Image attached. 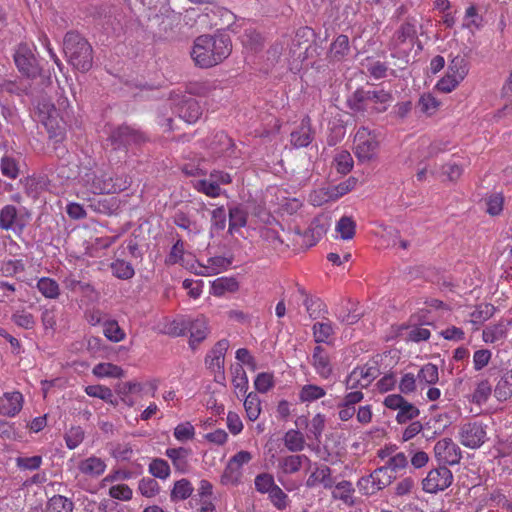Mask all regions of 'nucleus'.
<instances>
[{
    "label": "nucleus",
    "instance_id": "28",
    "mask_svg": "<svg viewBox=\"0 0 512 512\" xmlns=\"http://www.w3.org/2000/svg\"><path fill=\"white\" fill-rule=\"evenodd\" d=\"M334 327L330 321L316 322L313 325V337L316 343L331 344Z\"/></svg>",
    "mask_w": 512,
    "mask_h": 512
},
{
    "label": "nucleus",
    "instance_id": "2",
    "mask_svg": "<svg viewBox=\"0 0 512 512\" xmlns=\"http://www.w3.org/2000/svg\"><path fill=\"white\" fill-rule=\"evenodd\" d=\"M63 51L69 64L80 72H87L93 64L92 47L86 39L75 32L64 37Z\"/></svg>",
    "mask_w": 512,
    "mask_h": 512
},
{
    "label": "nucleus",
    "instance_id": "27",
    "mask_svg": "<svg viewBox=\"0 0 512 512\" xmlns=\"http://www.w3.org/2000/svg\"><path fill=\"white\" fill-rule=\"evenodd\" d=\"M336 238L344 241L351 240L356 233V223L349 216H342L335 225Z\"/></svg>",
    "mask_w": 512,
    "mask_h": 512
},
{
    "label": "nucleus",
    "instance_id": "52",
    "mask_svg": "<svg viewBox=\"0 0 512 512\" xmlns=\"http://www.w3.org/2000/svg\"><path fill=\"white\" fill-rule=\"evenodd\" d=\"M248 377L242 366H237L233 372L232 384L237 395L246 394L248 390Z\"/></svg>",
    "mask_w": 512,
    "mask_h": 512
},
{
    "label": "nucleus",
    "instance_id": "57",
    "mask_svg": "<svg viewBox=\"0 0 512 512\" xmlns=\"http://www.w3.org/2000/svg\"><path fill=\"white\" fill-rule=\"evenodd\" d=\"M417 34L416 25L412 22L404 23L396 32L394 37L395 45H400L407 40H413Z\"/></svg>",
    "mask_w": 512,
    "mask_h": 512
},
{
    "label": "nucleus",
    "instance_id": "62",
    "mask_svg": "<svg viewBox=\"0 0 512 512\" xmlns=\"http://www.w3.org/2000/svg\"><path fill=\"white\" fill-rule=\"evenodd\" d=\"M173 435L179 442H186L194 438L195 428L188 421L182 422L174 428Z\"/></svg>",
    "mask_w": 512,
    "mask_h": 512
},
{
    "label": "nucleus",
    "instance_id": "44",
    "mask_svg": "<svg viewBox=\"0 0 512 512\" xmlns=\"http://www.w3.org/2000/svg\"><path fill=\"white\" fill-rule=\"evenodd\" d=\"M73 502L62 495L50 498L46 505V512H73Z\"/></svg>",
    "mask_w": 512,
    "mask_h": 512
},
{
    "label": "nucleus",
    "instance_id": "15",
    "mask_svg": "<svg viewBox=\"0 0 512 512\" xmlns=\"http://www.w3.org/2000/svg\"><path fill=\"white\" fill-rule=\"evenodd\" d=\"M14 61L22 75L33 78L39 74L37 60L27 45H20L18 47L14 55Z\"/></svg>",
    "mask_w": 512,
    "mask_h": 512
},
{
    "label": "nucleus",
    "instance_id": "49",
    "mask_svg": "<svg viewBox=\"0 0 512 512\" xmlns=\"http://www.w3.org/2000/svg\"><path fill=\"white\" fill-rule=\"evenodd\" d=\"M149 473L155 478L166 480L171 474L168 462L161 458L153 459L148 467Z\"/></svg>",
    "mask_w": 512,
    "mask_h": 512
},
{
    "label": "nucleus",
    "instance_id": "63",
    "mask_svg": "<svg viewBox=\"0 0 512 512\" xmlns=\"http://www.w3.org/2000/svg\"><path fill=\"white\" fill-rule=\"evenodd\" d=\"M108 495L119 501H129L133 497V491L127 484L112 485L108 490Z\"/></svg>",
    "mask_w": 512,
    "mask_h": 512
},
{
    "label": "nucleus",
    "instance_id": "61",
    "mask_svg": "<svg viewBox=\"0 0 512 512\" xmlns=\"http://www.w3.org/2000/svg\"><path fill=\"white\" fill-rule=\"evenodd\" d=\"M111 270L115 277L119 279H130L134 275V269L129 262L116 260L111 264Z\"/></svg>",
    "mask_w": 512,
    "mask_h": 512
},
{
    "label": "nucleus",
    "instance_id": "3",
    "mask_svg": "<svg viewBox=\"0 0 512 512\" xmlns=\"http://www.w3.org/2000/svg\"><path fill=\"white\" fill-rule=\"evenodd\" d=\"M148 10V18L152 26H156L161 34H169L181 21L180 13L175 12L168 5V0H143Z\"/></svg>",
    "mask_w": 512,
    "mask_h": 512
},
{
    "label": "nucleus",
    "instance_id": "17",
    "mask_svg": "<svg viewBox=\"0 0 512 512\" xmlns=\"http://www.w3.org/2000/svg\"><path fill=\"white\" fill-rule=\"evenodd\" d=\"M24 396L20 391H7L0 396V416L15 417L23 408Z\"/></svg>",
    "mask_w": 512,
    "mask_h": 512
},
{
    "label": "nucleus",
    "instance_id": "47",
    "mask_svg": "<svg viewBox=\"0 0 512 512\" xmlns=\"http://www.w3.org/2000/svg\"><path fill=\"white\" fill-rule=\"evenodd\" d=\"M333 163L336 170L341 174H347L353 168V158L347 150H337Z\"/></svg>",
    "mask_w": 512,
    "mask_h": 512
},
{
    "label": "nucleus",
    "instance_id": "5",
    "mask_svg": "<svg viewBox=\"0 0 512 512\" xmlns=\"http://www.w3.org/2000/svg\"><path fill=\"white\" fill-rule=\"evenodd\" d=\"M380 146L379 133L368 127H360L354 136L353 151L359 162H369L376 158Z\"/></svg>",
    "mask_w": 512,
    "mask_h": 512
},
{
    "label": "nucleus",
    "instance_id": "37",
    "mask_svg": "<svg viewBox=\"0 0 512 512\" xmlns=\"http://www.w3.org/2000/svg\"><path fill=\"white\" fill-rule=\"evenodd\" d=\"M230 261L222 256L211 257L207 260V265L202 266L200 271H195L200 275H214L227 269Z\"/></svg>",
    "mask_w": 512,
    "mask_h": 512
},
{
    "label": "nucleus",
    "instance_id": "4",
    "mask_svg": "<svg viewBox=\"0 0 512 512\" xmlns=\"http://www.w3.org/2000/svg\"><path fill=\"white\" fill-rule=\"evenodd\" d=\"M392 102V96L385 90H357L349 99L350 108L357 112L373 110L384 112Z\"/></svg>",
    "mask_w": 512,
    "mask_h": 512
},
{
    "label": "nucleus",
    "instance_id": "54",
    "mask_svg": "<svg viewBox=\"0 0 512 512\" xmlns=\"http://www.w3.org/2000/svg\"><path fill=\"white\" fill-rule=\"evenodd\" d=\"M418 105L423 113L432 116L440 108L441 102L431 93H426L420 97Z\"/></svg>",
    "mask_w": 512,
    "mask_h": 512
},
{
    "label": "nucleus",
    "instance_id": "60",
    "mask_svg": "<svg viewBox=\"0 0 512 512\" xmlns=\"http://www.w3.org/2000/svg\"><path fill=\"white\" fill-rule=\"evenodd\" d=\"M193 186L197 191L202 192L209 197L215 198L221 194L220 186L216 182H213L211 179L197 180L194 182Z\"/></svg>",
    "mask_w": 512,
    "mask_h": 512
},
{
    "label": "nucleus",
    "instance_id": "24",
    "mask_svg": "<svg viewBox=\"0 0 512 512\" xmlns=\"http://www.w3.org/2000/svg\"><path fill=\"white\" fill-rule=\"evenodd\" d=\"M312 141V133L310 128V118L305 117L301 122V127L291 133V144L295 148L308 146Z\"/></svg>",
    "mask_w": 512,
    "mask_h": 512
},
{
    "label": "nucleus",
    "instance_id": "6",
    "mask_svg": "<svg viewBox=\"0 0 512 512\" xmlns=\"http://www.w3.org/2000/svg\"><path fill=\"white\" fill-rule=\"evenodd\" d=\"M36 117L46 128L50 139H54L55 142L63 140L65 122L53 104L46 100L38 102Z\"/></svg>",
    "mask_w": 512,
    "mask_h": 512
},
{
    "label": "nucleus",
    "instance_id": "43",
    "mask_svg": "<svg viewBox=\"0 0 512 512\" xmlns=\"http://www.w3.org/2000/svg\"><path fill=\"white\" fill-rule=\"evenodd\" d=\"M354 488L351 482L341 481L333 489L332 495L335 499L343 501L345 504L352 505L354 503Z\"/></svg>",
    "mask_w": 512,
    "mask_h": 512
},
{
    "label": "nucleus",
    "instance_id": "14",
    "mask_svg": "<svg viewBox=\"0 0 512 512\" xmlns=\"http://www.w3.org/2000/svg\"><path fill=\"white\" fill-rule=\"evenodd\" d=\"M437 461L444 465H456L462 458L459 446L450 438L439 440L434 446Z\"/></svg>",
    "mask_w": 512,
    "mask_h": 512
},
{
    "label": "nucleus",
    "instance_id": "18",
    "mask_svg": "<svg viewBox=\"0 0 512 512\" xmlns=\"http://www.w3.org/2000/svg\"><path fill=\"white\" fill-rule=\"evenodd\" d=\"M106 468L107 464L105 459L95 455L83 458L77 463L79 473L91 479L100 477L105 472Z\"/></svg>",
    "mask_w": 512,
    "mask_h": 512
},
{
    "label": "nucleus",
    "instance_id": "13",
    "mask_svg": "<svg viewBox=\"0 0 512 512\" xmlns=\"http://www.w3.org/2000/svg\"><path fill=\"white\" fill-rule=\"evenodd\" d=\"M379 375L376 365L365 364L355 367L347 376L345 385L347 389H363L368 387Z\"/></svg>",
    "mask_w": 512,
    "mask_h": 512
},
{
    "label": "nucleus",
    "instance_id": "64",
    "mask_svg": "<svg viewBox=\"0 0 512 512\" xmlns=\"http://www.w3.org/2000/svg\"><path fill=\"white\" fill-rule=\"evenodd\" d=\"M417 375L413 373H404L398 381V387L402 394L409 395L417 389Z\"/></svg>",
    "mask_w": 512,
    "mask_h": 512
},
{
    "label": "nucleus",
    "instance_id": "46",
    "mask_svg": "<svg viewBox=\"0 0 512 512\" xmlns=\"http://www.w3.org/2000/svg\"><path fill=\"white\" fill-rule=\"evenodd\" d=\"M306 436L308 439L319 441L325 427V416L323 414H316L307 424Z\"/></svg>",
    "mask_w": 512,
    "mask_h": 512
},
{
    "label": "nucleus",
    "instance_id": "48",
    "mask_svg": "<svg viewBox=\"0 0 512 512\" xmlns=\"http://www.w3.org/2000/svg\"><path fill=\"white\" fill-rule=\"evenodd\" d=\"M326 395L324 388L314 384L304 385L299 392L301 402H313Z\"/></svg>",
    "mask_w": 512,
    "mask_h": 512
},
{
    "label": "nucleus",
    "instance_id": "1",
    "mask_svg": "<svg viewBox=\"0 0 512 512\" xmlns=\"http://www.w3.org/2000/svg\"><path fill=\"white\" fill-rule=\"evenodd\" d=\"M231 52L230 39L225 35H201L194 40L191 58L195 65L209 68L221 63Z\"/></svg>",
    "mask_w": 512,
    "mask_h": 512
},
{
    "label": "nucleus",
    "instance_id": "20",
    "mask_svg": "<svg viewBox=\"0 0 512 512\" xmlns=\"http://www.w3.org/2000/svg\"><path fill=\"white\" fill-rule=\"evenodd\" d=\"M306 466H309V469L311 470L306 480L307 487L312 488L318 485L328 487L331 485V470L328 466L319 465L317 463L314 465H312V463L306 464Z\"/></svg>",
    "mask_w": 512,
    "mask_h": 512
},
{
    "label": "nucleus",
    "instance_id": "23",
    "mask_svg": "<svg viewBox=\"0 0 512 512\" xmlns=\"http://www.w3.org/2000/svg\"><path fill=\"white\" fill-rule=\"evenodd\" d=\"M179 117L187 123H195L202 114V109L199 103L193 99H185L178 107Z\"/></svg>",
    "mask_w": 512,
    "mask_h": 512
},
{
    "label": "nucleus",
    "instance_id": "41",
    "mask_svg": "<svg viewBox=\"0 0 512 512\" xmlns=\"http://www.w3.org/2000/svg\"><path fill=\"white\" fill-rule=\"evenodd\" d=\"M103 334L111 342L118 343L125 339L126 333L115 320L103 322Z\"/></svg>",
    "mask_w": 512,
    "mask_h": 512
},
{
    "label": "nucleus",
    "instance_id": "12",
    "mask_svg": "<svg viewBox=\"0 0 512 512\" xmlns=\"http://www.w3.org/2000/svg\"><path fill=\"white\" fill-rule=\"evenodd\" d=\"M452 481L453 474L447 467L435 468L422 480V489L426 493L436 494L447 489Z\"/></svg>",
    "mask_w": 512,
    "mask_h": 512
},
{
    "label": "nucleus",
    "instance_id": "42",
    "mask_svg": "<svg viewBox=\"0 0 512 512\" xmlns=\"http://www.w3.org/2000/svg\"><path fill=\"white\" fill-rule=\"evenodd\" d=\"M419 384L433 385L439 381V371L435 364L427 363L417 373Z\"/></svg>",
    "mask_w": 512,
    "mask_h": 512
},
{
    "label": "nucleus",
    "instance_id": "51",
    "mask_svg": "<svg viewBox=\"0 0 512 512\" xmlns=\"http://www.w3.org/2000/svg\"><path fill=\"white\" fill-rule=\"evenodd\" d=\"M242 474L243 473L241 469L237 468L235 465H232V463L228 461L221 475V484L225 486H235L240 483Z\"/></svg>",
    "mask_w": 512,
    "mask_h": 512
},
{
    "label": "nucleus",
    "instance_id": "39",
    "mask_svg": "<svg viewBox=\"0 0 512 512\" xmlns=\"http://www.w3.org/2000/svg\"><path fill=\"white\" fill-rule=\"evenodd\" d=\"M93 374L98 378H121L123 369L112 363H99L93 368Z\"/></svg>",
    "mask_w": 512,
    "mask_h": 512
},
{
    "label": "nucleus",
    "instance_id": "50",
    "mask_svg": "<svg viewBox=\"0 0 512 512\" xmlns=\"http://www.w3.org/2000/svg\"><path fill=\"white\" fill-rule=\"evenodd\" d=\"M506 328L503 324L487 326L482 332V339L485 343L493 344L504 339Z\"/></svg>",
    "mask_w": 512,
    "mask_h": 512
},
{
    "label": "nucleus",
    "instance_id": "35",
    "mask_svg": "<svg viewBox=\"0 0 512 512\" xmlns=\"http://www.w3.org/2000/svg\"><path fill=\"white\" fill-rule=\"evenodd\" d=\"M285 447L290 452H300L304 449L306 440L305 436L298 430H288L283 438Z\"/></svg>",
    "mask_w": 512,
    "mask_h": 512
},
{
    "label": "nucleus",
    "instance_id": "7",
    "mask_svg": "<svg viewBox=\"0 0 512 512\" xmlns=\"http://www.w3.org/2000/svg\"><path fill=\"white\" fill-rule=\"evenodd\" d=\"M469 73L468 61L457 55L451 59L445 75L438 80L436 89L443 93H450L455 90Z\"/></svg>",
    "mask_w": 512,
    "mask_h": 512
},
{
    "label": "nucleus",
    "instance_id": "55",
    "mask_svg": "<svg viewBox=\"0 0 512 512\" xmlns=\"http://www.w3.org/2000/svg\"><path fill=\"white\" fill-rule=\"evenodd\" d=\"M495 395L500 400H505L512 396V370L507 372L498 382L495 388Z\"/></svg>",
    "mask_w": 512,
    "mask_h": 512
},
{
    "label": "nucleus",
    "instance_id": "59",
    "mask_svg": "<svg viewBox=\"0 0 512 512\" xmlns=\"http://www.w3.org/2000/svg\"><path fill=\"white\" fill-rule=\"evenodd\" d=\"M138 490L146 498H152L159 494L160 486L153 478H143L139 481Z\"/></svg>",
    "mask_w": 512,
    "mask_h": 512
},
{
    "label": "nucleus",
    "instance_id": "29",
    "mask_svg": "<svg viewBox=\"0 0 512 512\" xmlns=\"http://www.w3.org/2000/svg\"><path fill=\"white\" fill-rule=\"evenodd\" d=\"M194 491L192 483L185 478L177 480L170 492L172 502H178L188 499Z\"/></svg>",
    "mask_w": 512,
    "mask_h": 512
},
{
    "label": "nucleus",
    "instance_id": "10",
    "mask_svg": "<svg viewBox=\"0 0 512 512\" xmlns=\"http://www.w3.org/2000/svg\"><path fill=\"white\" fill-rule=\"evenodd\" d=\"M79 183L81 184L83 190H80L78 195H81L83 198L85 197L86 193L108 194L117 191V188H115L114 185H112L109 181L104 180L102 175H99L97 171L91 169H87L80 173Z\"/></svg>",
    "mask_w": 512,
    "mask_h": 512
},
{
    "label": "nucleus",
    "instance_id": "53",
    "mask_svg": "<svg viewBox=\"0 0 512 512\" xmlns=\"http://www.w3.org/2000/svg\"><path fill=\"white\" fill-rule=\"evenodd\" d=\"M161 332L169 336L178 337L184 335L187 331L186 320H169L160 328Z\"/></svg>",
    "mask_w": 512,
    "mask_h": 512
},
{
    "label": "nucleus",
    "instance_id": "16",
    "mask_svg": "<svg viewBox=\"0 0 512 512\" xmlns=\"http://www.w3.org/2000/svg\"><path fill=\"white\" fill-rule=\"evenodd\" d=\"M26 227V221L18 212L14 205H5L0 210V229L12 230L16 234H21Z\"/></svg>",
    "mask_w": 512,
    "mask_h": 512
},
{
    "label": "nucleus",
    "instance_id": "32",
    "mask_svg": "<svg viewBox=\"0 0 512 512\" xmlns=\"http://www.w3.org/2000/svg\"><path fill=\"white\" fill-rule=\"evenodd\" d=\"M143 391V385L139 382H124L119 384L117 392L121 396L122 400L132 406L135 403L133 399L134 395H141Z\"/></svg>",
    "mask_w": 512,
    "mask_h": 512
},
{
    "label": "nucleus",
    "instance_id": "25",
    "mask_svg": "<svg viewBox=\"0 0 512 512\" xmlns=\"http://www.w3.org/2000/svg\"><path fill=\"white\" fill-rule=\"evenodd\" d=\"M238 288V282L233 277H219L211 282V293L217 297L236 292Z\"/></svg>",
    "mask_w": 512,
    "mask_h": 512
},
{
    "label": "nucleus",
    "instance_id": "34",
    "mask_svg": "<svg viewBox=\"0 0 512 512\" xmlns=\"http://www.w3.org/2000/svg\"><path fill=\"white\" fill-rule=\"evenodd\" d=\"M430 330L423 326H409L402 327L400 329L399 335L407 340L412 342H420L428 340L430 337Z\"/></svg>",
    "mask_w": 512,
    "mask_h": 512
},
{
    "label": "nucleus",
    "instance_id": "19",
    "mask_svg": "<svg viewBox=\"0 0 512 512\" xmlns=\"http://www.w3.org/2000/svg\"><path fill=\"white\" fill-rule=\"evenodd\" d=\"M310 463L311 460L304 454L287 455L281 457L277 464L278 476L297 473L303 466H306V464Z\"/></svg>",
    "mask_w": 512,
    "mask_h": 512
},
{
    "label": "nucleus",
    "instance_id": "36",
    "mask_svg": "<svg viewBox=\"0 0 512 512\" xmlns=\"http://www.w3.org/2000/svg\"><path fill=\"white\" fill-rule=\"evenodd\" d=\"M492 392V386L489 380L482 379L477 382L474 391L469 395L468 399L477 404L481 405L489 399Z\"/></svg>",
    "mask_w": 512,
    "mask_h": 512
},
{
    "label": "nucleus",
    "instance_id": "58",
    "mask_svg": "<svg viewBox=\"0 0 512 512\" xmlns=\"http://www.w3.org/2000/svg\"><path fill=\"white\" fill-rule=\"evenodd\" d=\"M419 414V409L406 400L396 415V421L399 424H403L417 418Z\"/></svg>",
    "mask_w": 512,
    "mask_h": 512
},
{
    "label": "nucleus",
    "instance_id": "8",
    "mask_svg": "<svg viewBox=\"0 0 512 512\" xmlns=\"http://www.w3.org/2000/svg\"><path fill=\"white\" fill-rule=\"evenodd\" d=\"M487 439V425L481 421L469 420L460 424L458 440L464 447L478 449Z\"/></svg>",
    "mask_w": 512,
    "mask_h": 512
},
{
    "label": "nucleus",
    "instance_id": "30",
    "mask_svg": "<svg viewBox=\"0 0 512 512\" xmlns=\"http://www.w3.org/2000/svg\"><path fill=\"white\" fill-rule=\"evenodd\" d=\"M495 312V308L492 304L482 303L478 305L471 313L469 322L478 329L480 325L489 320Z\"/></svg>",
    "mask_w": 512,
    "mask_h": 512
},
{
    "label": "nucleus",
    "instance_id": "45",
    "mask_svg": "<svg viewBox=\"0 0 512 512\" xmlns=\"http://www.w3.org/2000/svg\"><path fill=\"white\" fill-rule=\"evenodd\" d=\"M173 219L175 225L186 230L189 235H196L202 230V227L197 224L196 221L191 220L190 217L183 212H177Z\"/></svg>",
    "mask_w": 512,
    "mask_h": 512
},
{
    "label": "nucleus",
    "instance_id": "40",
    "mask_svg": "<svg viewBox=\"0 0 512 512\" xmlns=\"http://www.w3.org/2000/svg\"><path fill=\"white\" fill-rule=\"evenodd\" d=\"M38 291L48 299H56L60 295L59 284L52 278L42 277L37 282Z\"/></svg>",
    "mask_w": 512,
    "mask_h": 512
},
{
    "label": "nucleus",
    "instance_id": "56",
    "mask_svg": "<svg viewBox=\"0 0 512 512\" xmlns=\"http://www.w3.org/2000/svg\"><path fill=\"white\" fill-rule=\"evenodd\" d=\"M408 465V460L406 455L403 452H396L392 456L389 457L388 460H386L385 465L381 468H387V472H399L406 468Z\"/></svg>",
    "mask_w": 512,
    "mask_h": 512
},
{
    "label": "nucleus",
    "instance_id": "33",
    "mask_svg": "<svg viewBox=\"0 0 512 512\" xmlns=\"http://www.w3.org/2000/svg\"><path fill=\"white\" fill-rule=\"evenodd\" d=\"M229 347L227 340L219 341L211 351V354L207 356L206 362L210 368L221 369L224 363V355Z\"/></svg>",
    "mask_w": 512,
    "mask_h": 512
},
{
    "label": "nucleus",
    "instance_id": "22",
    "mask_svg": "<svg viewBox=\"0 0 512 512\" xmlns=\"http://www.w3.org/2000/svg\"><path fill=\"white\" fill-rule=\"evenodd\" d=\"M187 331L190 333V341L201 342L208 334V322L204 316H198L193 320H186Z\"/></svg>",
    "mask_w": 512,
    "mask_h": 512
},
{
    "label": "nucleus",
    "instance_id": "9",
    "mask_svg": "<svg viewBox=\"0 0 512 512\" xmlns=\"http://www.w3.org/2000/svg\"><path fill=\"white\" fill-rule=\"evenodd\" d=\"M309 33V30H299L293 39L284 38L281 42V54L289 62L290 70H298L300 63L305 59L307 46L301 41Z\"/></svg>",
    "mask_w": 512,
    "mask_h": 512
},
{
    "label": "nucleus",
    "instance_id": "11",
    "mask_svg": "<svg viewBox=\"0 0 512 512\" xmlns=\"http://www.w3.org/2000/svg\"><path fill=\"white\" fill-rule=\"evenodd\" d=\"M395 475L387 472V468H377L371 474L360 478L357 482V488L363 495H374L378 491L388 486Z\"/></svg>",
    "mask_w": 512,
    "mask_h": 512
},
{
    "label": "nucleus",
    "instance_id": "38",
    "mask_svg": "<svg viewBox=\"0 0 512 512\" xmlns=\"http://www.w3.org/2000/svg\"><path fill=\"white\" fill-rule=\"evenodd\" d=\"M243 406L246 412V417L250 421H256L259 418L262 408L261 400L256 393H249L244 399Z\"/></svg>",
    "mask_w": 512,
    "mask_h": 512
},
{
    "label": "nucleus",
    "instance_id": "31",
    "mask_svg": "<svg viewBox=\"0 0 512 512\" xmlns=\"http://www.w3.org/2000/svg\"><path fill=\"white\" fill-rule=\"evenodd\" d=\"M483 27V17L474 5L469 6L464 14L462 28L468 29L472 34Z\"/></svg>",
    "mask_w": 512,
    "mask_h": 512
},
{
    "label": "nucleus",
    "instance_id": "21",
    "mask_svg": "<svg viewBox=\"0 0 512 512\" xmlns=\"http://www.w3.org/2000/svg\"><path fill=\"white\" fill-rule=\"evenodd\" d=\"M312 365L321 378L327 379L332 375L333 367L329 355L321 346H316L313 350Z\"/></svg>",
    "mask_w": 512,
    "mask_h": 512
},
{
    "label": "nucleus",
    "instance_id": "26",
    "mask_svg": "<svg viewBox=\"0 0 512 512\" xmlns=\"http://www.w3.org/2000/svg\"><path fill=\"white\" fill-rule=\"evenodd\" d=\"M189 453L190 451L184 447L168 448L165 451V455L172 461L174 468L182 473L187 471Z\"/></svg>",
    "mask_w": 512,
    "mask_h": 512
}]
</instances>
